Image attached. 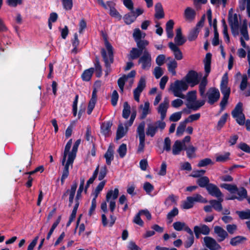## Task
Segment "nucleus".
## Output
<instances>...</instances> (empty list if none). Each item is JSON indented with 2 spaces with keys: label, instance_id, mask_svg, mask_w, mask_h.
I'll return each instance as SVG.
<instances>
[{
  "label": "nucleus",
  "instance_id": "obj_1",
  "mask_svg": "<svg viewBox=\"0 0 250 250\" xmlns=\"http://www.w3.org/2000/svg\"><path fill=\"white\" fill-rule=\"evenodd\" d=\"M221 188H224L229 191L232 195L226 198L227 200H234L237 199L239 201H242L247 199L248 203L250 204V196H248L247 189L243 187L239 188L235 184L223 183L220 185Z\"/></svg>",
  "mask_w": 250,
  "mask_h": 250
},
{
  "label": "nucleus",
  "instance_id": "obj_2",
  "mask_svg": "<svg viewBox=\"0 0 250 250\" xmlns=\"http://www.w3.org/2000/svg\"><path fill=\"white\" fill-rule=\"evenodd\" d=\"M212 54L210 53H207L206 57L204 60V69L205 74L202 78L200 83L199 82V91L200 96L204 98L206 96L205 90L206 86L208 84L207 77L211 71V63Z\"/></svg>",
  "mask_w": 250,
  "mask_h": 250
},
{
  "label": "nucleus",
  "instance_id": "obj_3",
  "mask_svg": "<svg viewBox=\"0 0 250 250\" xmlns=\"http://www.w3.org/2000/svg\"><path fill=\"white\" fill-rule=\"evenodd\" d=\"M104 45L106 51L104 48L101 49V53L104 62L105 67L108 69L110 68L111 64L114 62L113 47L106 38L104 39Z\"/></svg>",
  "mask_w": 250,
  "mask_h": 250
},
{
  "label": "nucleus",
  "instance_id": "obj_4",
  "mask_svg": "<svg viewBox=\"0 0 250 250\" xmlns=\"http://www.w3.org/2000/svg\"><path fill=\"white\" fill-rule=\"evenodd\" d=\"M166 124L164 121L158 120L153 124H149L146 130V135L151 137H153L157 132L158 128L163 130L165 129Z\"/></svg>",
  "mask_w": 250,
  "mask_h": 250
},
{
  "label": "nucleus",
  "instance_id": "obj_5",
  "mask_svg": "<svg viewBox=\"0 0 250 250\" xmlns=\"http://www.w3.org/2000/svg\"><path fill=\"white\" fill-rule=\"evenodd\" d=\"M145 123L142 122L137 127V132L139 137V145L138 152H141L144 151L145 146Z\"/></svg>",
  "mask_w": 250,
  "mask_h": 250
},
{
  "label": "nucleus",
  "instance_id": "obj_6",
  "mask_svg": "<svg viewBox=\"0 0 250 250\" xmlns=\"http://www.w3.org/2000/svg\"><path fill=\"white\" fill-rule=\"evenodd\" d=\"M199 77L198 73L195 70H189L185 76V80L187 83L189 84L191 87L199 84L200 82L202 74Z\"/></svg>",
  "mask_w": 250,
  "mask_h": 250
},
{
  "label": "nucleus",
  "instance_id": "obj_7",
  "mask_svg": "<svg viewBox=\"0 0 250 250\" xmlns=\"http://www.w3.org/2000/svg\"><path fill=\"white\" fill-rule=\"evenodd\" d=\"M119 191L117 188H115L114 190H109L106 195V201L109 202L112 198V200L109 202V209L111 212L113 213L116 207V202L114 201L119 195Z\"/></svg>",
  "mask_w": 250,
  "mask_h": 250
},
{
  "label": "nucleus",
  "instance_id": "obj_8",
  "mask_svg": "<svg viewBox=\"0 0 250 250\" xmlns=\"http://www.w3.org/2000/svg\"><path fill=\"white\" fill-rule=\"evenodd\" d=\"M138 63L142 64V68L144 70H148L151 65V58L150 54L147 51H145L143 56L138 60Z\"/></svg>",
  "mask_w": 250,
  "mask_h": 250
},
{
  "label": "nucleus",
  "instance_id": "obj_9",
  "mask_svg": "<svg viewBox=\"0 0 250 250\" xmlns=\"http://www.w3.org/2000/svg\"><path fill=\"white\" fill-rule=\"evenodd\" d=\"M206 95L208 98V102L210 105L217 102L220 97L219 90L215 87L210 88L207 92Z\"/></svg>",
  "mask_w": 250,
  "mask_h": 250
},
{
  "label": "nucleus",
  "instance_id": "obj_10",
  "mask_svg": "<svg viewBox=\"0 0 250 250\" xmlns=\"http://www.w3.org/2000/svg\"><path fill=\"white\" fill-rule=\"evenodd\" d=\"M204 241L206 247L210 250H219L221 248L220 245L217 243L216 240L211 237H205Z\"/></svg>",
  "mask_w": 250,
  "mask_h": 250
},
{
  "label": "nucleus",
  "instance_id": "obj_11",
  "mask_svg": "<svg viewBox=\"0 0 250 250\" xmlns=\"http://www.w3.org/2000/svg\"><path fill=\"white\" fill-rule=\"evenodd\" d=\"M168 107L169 102L167 99H165L164 101L159 104L157 108V111L161 115L160 121H163L165 119Z\"/></svg>",
  "mask_w": 250,
  "mask_h": 250
},
{
  "label": "nucleus",
  "instance_id": "obj_12",
  "mask_svg": "<svg viewBox=\"0 0 250 250\" xmlns=\"http://www.w3.org/2000/svg\"><path fill=\"white\" fill-rule=\"evenodd\" d=\"M206 189L208 194L212 196L219 198L223 196V194L219 188L212 183H210L208 186L207 187Z\"/></svg>",
  "mask_w": 250,
  "mask_h": 250
},
{
  "label": "nucleus",
  "instance_id": "obj_13",
  "mask_svg": "<svg viewBox=\"0 0 250 250\" xmlns=\"http://www.w3.org/2000/svg\"><path fill=\"white\" fill-rule=\"evenodd\" d=\"M214 232L219 237L218 241L219 242L223 241L229 236L228 232L220 226H215L214 228Z\"/></svg>",
  "mask_w": 250,
  "mask_h": 250
},
{
  "label": "nucleus",
  "instance_id": "obj_14",
  "mask_svg": "<svg viewBox=\"0 0 250 250\" xmlns=\"http://www.w3.org/2000/svg\"><path fill=\"white\" fill-rule=\"evenodd\" d=\"M186 41V39L183 36L181 28H177L176 30V36L174 38L175 44L178 46L182 45Z\"/></svg>",
  "mask_w": 250,
  "mask_h": 250
},
{
  "label": "nucleus",
  "instance_id": "obj_15",
  "mask_svg": "<svg viewBox=\"0 0 250 250\" xmlns=\"http://www.w3.org/2000/svg\"><path fill=\"white\" fill-rule=\"evenodd\" d=\"M177 46L172 42L168 43V47L173 52L175 58L177 60H181L183 59V54Z\"/></svg>",
  "mask_w": 250,
  "mask_h": 250
},
{
  "label": "nucleus",
  "instance_id": "obj_16",
  "mask_svg": "<svg viewBox=\"0 0 250 250\" xmlns=\"http://www.w3.org/2000/svg\"><path fill=\"white\" fill-rule=\"evenodd\" d=\"M104 158L105 159L106 164L108 166H110L111 164V162L114 160V150L112 146H110L108 148L104 156Z\"/></svg>",
  "mask_w": 250,
  "mask_h": 250
},
{
  "label": "nucleus",
  "instance_id": "obj_17",
  "mask_svg": "<svg viewBox=\"0 0 250 250\" xmlns=\"http://www.w3.org/2000/svg\"><path fill=\"white\" fill-rule=\"evenodd\" d=\"M115 3L111 1H107V6L110 9L109 14L111 17L118 18L119 19H121L122 18L121 15L117 10V9L115 7Z\"/></svg>",
  "mask_w": 250,
  "mask_h": 250
},
{
  "label": "nucleus",
  "instance_id": "obj_18",
  "mask_svg": "<svg viewBox=\"0 0 250 250\" xmlns=\"http://www.w3.org/2000/svg\"><path fill=\"white\" fill-rule=\"evenodd\" d=\"M186 231L189 234L187 237V240L184 243L185 248L188 249L191 247L194 242V237L193 232L190 228H186Z\"/></svg>",
  "mask_w": 250,
  "mask_h": 250
},
{
  "label": "nucleus",
  "instance_id": "obj_19",
  "mask_svg": "<svg viewBox=\"0 0 250 250\" xmlns=\"http://www.w3.org/2000/svg\"><path fill=\"white\" fill-rule=\"evenodd\" d=\"M78 187V183L76 180L73 182V184L71 186L70 193L69 194V204L68 206L70 207L73 202L76 191Z\"/></svg>",
  "mask_w": 250,
  "mask_h": 250
},
{
  "label": "nucleus",
  "instance_id": "obj_20",
  "mask_svg": "<svg viewBox=\"0 0 250 250\" xmlns=\"http://www.w3.org/2000/svg\"><path fill=\"white\" fill-rule=\"evenodd\" d=\"M155 14L154 17L156 19H161L164 18L165 13L163 6L160 2H157L155 5Z\"/></svg>",
  "mask_w": 250,
  "mask_h": 250
},
{
  "label": "nucleus",
  "instance_id": "obj_21",
  "mask_svg": "<svg viewBox=\"0 0 250 250\" xmlns=\"http://www.w3.org/2000/svg\"><path fill=\"white\" fill-rule=\"evenodd\" d=\"M184 149L185 147L183 143L181 141L177 140L172 146V154L174 155H179L181 151Z\"/></svg>",
  "mask_w": 250,
  "mask_h": 250
},
{
  "label": "nucleus",
  "instance_id": "obj_22",
  "mask_svg": "<svg viewBox=\"0 0 250 250\" xmlns=\"http://www.w3.org/2000/svg\"><path fill=\"white\" fill-rule=\"evenodd\" d=\"M247 238L243 236L238 235L232 238L230 240V244L234 247L237 246L240 244H243L246 241Z\"/></svg>",
  "mask_w": 250,
  "mask_h": 250
},
{
  "label": "nucleus",
  "instance_id": "obj_23",
  "mask_svg": "<svg viewBox=\"0 0 250 250\" xmlns=\"http://www.w3.org/2000/svg\"><path fill=\"white\" fill-rule=\"evenodd\" d=\"M130 11V12L125 15L123 18L125 22L128 25L133 23L136 19L135 11L134 10Z\"/></svg>",
  "mask_w": 250,
  "mask_h": 250
},
{
  "label": "nucleus",
  "instance_id": "obj_24",
  "mask_svg": "<svg viewBox=\"0 0 250 250\" xmlns=\"http://www.w3.org/2000/svg\"><path fill=\"white\" fill-rule=\"evenodd\" d=\"M112 125V123L109 121L103 123L101 125V132L105 137L109 136Z\"/></svg>",
  "mask_w": 250,
  "mask_h": 250
},
{
  "label": "nucleus",
  "instance_id": "obj_25",
  "mask_svg": "<svg viewBox=\"0 0 250 250\" xmlns=\"http://www.w3.org/2000/svg\"><path fill=\"white\" fill-rule=\"evenodd\" d=\"M205 103V101L203 100H195V102H193L190 104H187V106L188 108L191 109L193 111H196L199 109L201 106L204 105Z\"/></svg>",
  "mask_w": 250,
  "mask_h": 250
},
{
  "label": "nucleus",
  "instance_id": "obj_26",
  "mask_svg": "<svg viewBox=\"0 0 250 250\" xmlns=\"http://www.w3.org/2000/svg\"><path fill=\"white\" fill-rule=\"evenodd\" d=\"M94 71V68L91 67L85 70L82 74L81 78L83 81H89L93 75Z\"/></svg>",
  "mask_w": 250,
  "mask_h": 250
},
{
  "label": "nucleus",
  "instance_id": "obj_27",
  "mask_svg": "<svg viewBox=\"0 0 250 250\" xmlns=\"http://www.w3.org/2000/svg\"><path fill=\"white\" fill-rule=\"evenodd\" d=\"M243 111V103L241 102L238 103L234 109L231 111L232 117L235 118L238 117V115L244 114Z\"/></svg>",
  "mask_w": 250,
  "mask_h": 250
},
{
  "label": "nucleus",
  "instance_id": "obj_28",
  "mask_svg": "<svg viewBox=\"0 0 250 250\" xmlns=\"http://www.w3.org/2000/svg\"><path fill=\"white\" fill-rule=\"evenodd\" d=\"M223 199L220 197L218 200H211L209 201L210 204L212 206V208L218 211H221L222 210V206L221 202H223Z\"/></svg>",
  "mask_w": 250,
  "mask_h": 250
},
{
  "label": "nucleus",
  "instance_id": "obj_29",
  "mask_svg": "<svg viewBox=\"0 0 250 250\" xmlns=\"http://www.w3.org/2000/svg\"><path fill=\"white\" fill-rule=\"evenodd\" d=\"M185 19L188 21H192L195 19V11L190 7H187L184 12Z\"/></svg>",
  "mask_w": 250,
  "mask_h": 250
},
{
  "label": "nucleus",
  "instance_id": "obj_30",
  "mask_svg": "<svg viewBox=\"0 0 250 250\" xmlns=\"http://www.w3.org/2000/svg\"><path fill=\"white\" fill-rule=\"evenodd\" d=\"M196 183L200 187L207 188L210 184L209 179L207 176H202L197 179Z\"/></svg>",
  "mask_w": 250,
  "mask_h": 250
},
{
  "label": "nucleus",
  "instance_id": "obj_31",
  "mask_svg": "<svg viewBox=\"0 0 250 250\" xmlns=\"http://www.w3.org/2000/svg\"><path fill=\"white\" fill-rule=\"evenodd\" d=\"M75 160V158H73L71 157H70L68 156L67 160L65 164L64 165V168L62 170V174H65L69 176V167L70 165L71 166V167H72L73 163L74 162V161Z\"/></svg>",
  "mask_w": 250,
  "mask_h": 250
},
{
  "label": "nucleus",
  "instance_id": "obj_32",
  "mask_svg": "<svg viewBox=\"0 0 250 250\" xmlns=\"http://www.w3.org/2000/svg\"><path fill=\"white\" fill-rule=\"evenodd\" d=\"M142 53L137 48L133 47L130 51L129 59L131 60H135L139 58Z\"/></svg>",
  "mask_w": 250,
  "mask_h": 250
},
{
  "label": "nucleus",
  "instance_id": "obj_33",
  "mask_svg": "<svg viewBox=\"0 0 250 250\" xmlns=\"http://www.w3.org/2000/svg\"><path fill=\"white\" fill-rule=\"evenodd\" d=\"M173 227L174 229L178 231L184 230L186 231V228H190L187 226L185 223L180 221H177L173 224Z\"/></svg>",
  "mask_w": 250,
  "mask_h": 250
},
{
  "label": "nucleus",
  "instance_id": "obj_34",
  "mask_svg": "<svg viewBox=\"0 0 250 250\" xmlns=\"http://www.w3.org/2000/svg\"><path fill=\"white\" fill-rule=\"evenodd\" d=\"M199 32V29L197 27L191 30L188 36V40L190 42L195 41L197 39Z\"/></svg>",
  "mask_w": 250,
  "mask_h": 250
},
{
  "label": "nucleus",
  "instance_id": "obj_35",
  "mask_svg": "<svg viewBox=\"0 0 250 250\" xmlns=\"http://www.w3.org/2000/svg\"><path fill=\"white\" fill-rule=\"evenodd\" d=\"M173 87L183 91H185L188 88L187 82L182 80H176L174 83V86Z\"/></svg>",
  "mask_w": 250,
  "mask_h": 250
},
{
  "label": "nucleus",
  "instance_id": "obj_36",
  "mask_svg": "<svg viewBox=\"0 0 250 250\" xmlns=\"http://www.w3.org/2000/svg\"><path fill=\"white\" fill-rule=\"evenodd\" d=\"M123 107L122 116L124 118L127 119L130 114V106L127 102H125L124 103Z\"/></svg>",
  "mask_w": 250,
  "mask_h": 250
},
{
  "label": "nucleus",
  "instance_id": "obj_37",
  "mask_svg": "<svg viewBox=\"0 0 250 250\" xmlns=\"http://www.w3.org/2000/svg\"><path fill=\"white\" fill-rule=\"evenodd\" d=\"M177 62L175 60H172L167 63L168 71L171 73L173 76L175 75L176 74L175 69L177 68Z\"/></svg>",
  "mask_w": 250,
  "mask_h": 250
},
{
  "label": "nucleus",
  "instance_id": "obj_38",
  "mask_svg": "<svg viewBox=\"0 0 250 250\" xmlns=\"http://www.w3.org/2000/svg\"><path fill=\"white\" fill-rule=\"evenodd\" d=\"M81 139H78L75 142L71 151L68 154L69 156L75 159L78 147L81 143Z\"/></svg>",
  "mask_w": 250,
  "mask_h": 250
},
{
  "label": "nucleus",
  "instance_id": "obj_39",
  "mask_svg": "<svg viewBox=\"0 0 250 250\" xmlns=\"http://www.w3.org/2000/svg\"><path fill=\"white\" fill-rule=\"evenodd\" d=\"M146 85V82L145 78L141 77L138 83L137 87L134 90L138 92H142Z\"/></svg>",
  "mask_w": 250,
  "mask_h": 250
},
{
  "label": "nucleus",
  "instance_id": "obj_40",
  "mask_svg": "<svg viewBox=\"0 0 250 250\" xmlns=\"http://www.w3.org/2000/svg\"><path fill=\"white\" fill-rule=\"evenodd\" d=\"M61 220V216L60 215L58 216V218L56 220V221L53 224L51 229H50L49 232L47 233V236H46V239L49 240L50 238V237L51 235L52 234L54 229L56 228V227L58 226L59 224L60 223Z\"/></svg>",
  "mask_w": 250,
  "mask_h": 250
},
{
  "label": "nucleus",
  "instance_id": "obj_41",
  "mask_svg": "<svg viewBox=\"0 0 250 250\" xmlns=\"http://www.w3.org/2000/svg\"><path fill=\"white\" fill-rule=\"evenodd\" d=\"M179 213V210L177 208L174 207L170 210L167 215V218L169 221V223H171L173 221V218L177 216Z\"/></svg>",
  "mask_w": 250,
  "mask_h": 250
},
{
  "label": "nucleus",
  "instance_id": "obj_42",
  "mask_svg": "<svg viewBox=\"0 0 250 250\" xmlns=\"http://www.w3.org/2000/svg\"><path fill=\"white\" fill-rule=\"evenodd\" d=\"M184 150L187 151V157L189 158H192L195 157V152L196 148L193 146H189L188 147H185Z\"/></svg>",
  "mask_w": 250,
  "mask_h": 250
},
{
  "label": "nucleus",
  "instance_id": "obj_43",
  "mask_svg": "<svg viewBox=\"0 0 250 250\" xmlns=\"http://www.w3.org/2000/svg\"><path fill=\"white\" fill-rule=\"evenodd\" d=\"M228 116V114L226 113L221 117V118H220L219 120L217 123V125L216 127L218 130H220L224 125L227 121Z\"/></svg>",
  "mask_w": 250,
  "mask_h": 250
},
{
  "label": "nucleus",
  "instance_id": "obj_44",
  "mask_svg": "<svg viewBox=\"0 0 250 250\" xmlns=\"http://www.w3.org/2000/svg\"><path fill=\"white\" fill-rule=\"evenodd\" d=\"M228 21L229 25L239 26V22L236 14H234L232 16V14L229 13V16L228 17Z\"/></svg>",
  "mask_w": 250,
  "mask_h": 250
},
{
  "label": "nucleus",
  "instance_id": "obj_45",
  "mask_svg": "<svg viewBox=\"0 0 250 250\" xmlns=\"http://www.w3.org/2000/svg\"><path fill=\"white\" fill-rule=\"evenodd\" d=\"M125 134V132L122 124H120L118 126L116 132V139L119 140L122 138Z\"/></svg>",
  "mask_w": 250,
  "mask_h": 250
},
{
  "label": "nucleus",
  "instance_id": "obj_46",
  "mask_svg": "<svg viewBox=\"0 0 250 250\" xmlns=\"http://www.w3.org/2000/svg\"><path fill=\"white\" fill-rule=\"evenodd\" d=\"M236 213L242 220L250 219V209H248L246 211H237Z\"/></svg>",
  "mask_w": 250,
  "mask_h": 250
},
{
  "label": "nucleus",
  "instance_id": "obj_47",
  "mask_svg": "<svg viewBox=\"0 0 250 250\" xmlns=\"http://www.w3.org/2000/svg\"><path fill=\"white\" fill-rule=\"evenodd\" d=\"M63 8L66 11L72 9L73 5V0H61Z\"/></svg>",
  "mask_w": 250,
  "mask_h": 250
},
{
  "label": "nucleus",
  "instance_id": "obj_48",
  "mask_svg": "<svg viewBox=\"0 0 250 250\" xmlns=\"http://www.w3.org/2000/svg\"><path fill=\"white\" fill-rule=\"evenodd\" d=\"M135 42L137 43L138 49L140 50L142 53L143 52V50L145 48L146 46L148 44V42L146 40H140L135 41Z\"/></svg>",
  "mask_w": 250,
  "mask_h": 250
},
{
  "label": "nucleus",
  "instance_id": "obj_49",
  "mask_svg": "<svg viewBox=\"0 0 250 250\" xmlns=\"http://www.w3.org/2000/svg\"><path fill=\"white\" fill-rule=\"evenodd\" d=\"M177 199L178 197L175 196L173 194H171L166 199L164 203L166 205H167L168 206L171 205V204L169 203V202H171V203L177 204Z\"/></svg>",
  "mask_w": 250,
  "mask_h": 250
},
{
  "label": "nucleus",
  "instance_id": "obj_50",
  "mask_svg": "<svg viewBox=\"0 0 250 250\" xmlns=\"http://www.w3.org/2000/svg\"><path fill=\"white\" fill-rule=\"evenodd\" d=\"M126 151V145L125 144H122L121 145L117 150V152H118L120 157L122 158H124L125 156Z\"/></svg>",
  "mask_w": 250,
  "mask_h": 250
},
{
  "label": "nucleus",
  "instance_id": "obj_51",
  "mask_svg": "<svg viewBox=\"0 0 250 250\" xmlns=\"http://www.w3.org/2000/svg\"><path fill=\"white\" fill-rule=\"evenodd\" d=\"M193 204L191 196H188L187 198V201L184 202L182 208L184 209H189L193 207Z\"/></svg>",
  "mask_w": 250,
  "mask_h": 250
},
{
  "label": "nucleus",
  "instance_id": "obj_52",
  "mask_svg": "<svg viewBox=\"0 0 250 250\" xmlns=\"http://www.w3.org/2000/svg\"><path fill=\"white\" fill-rule=\"evenodd\" d=\"M197 228L199 229V231L203 235H207L210 232L209 228L205 224H201L200 226H197Z\"/></svg>",
  "mask_w": 250,
  "mask_h": 250
},
{
  "label": "nucleus",
  "instance_id": "obj_53",
  "mask_svg": "<svg viewBox=\"0 0 250 250\" xmlns=\"http://www.w3.org/2000/svg\"><path fill=\"white\" fill-rule=\"evenodd\" d=\"M108 172V170L106 166H104L101 168L100 171L99 172V174L98 176V180L99 181H102L104 178L106 176L107 173Z\"/></svg>",
  "mask_w": 250,
  "mask_h": 250
},
{
  "label": "nucleus",
  "instance_id": "obj_54",
  "mask_svg": "<svg viewBox=\"0 0 250 250\" xmlns=\"http://www.w3.org/2000/svg\"><path fill=\"white\" fill-rule=\"evenodd\" d=\"M196 100V91H191L188 93L187 100L189 103H192Z\"/></svg>",
  "mask_w": 250,
  "mask_h": 250
},
{
  "label": "nucleus",
  "instance_id": "obj_55",
  "mask_svg": "<svg viewBox=\"0 0 250 250\" xmlns=\"http://www.w3.org/2000/svg\"><path fill=\"white\" fill-rule=\"evenodd\" d=\"M149 108V102H146L144 104V107L143 109L141 117H140L141 119H144L146 118L147 115L148 114Z\"/></svg>",
  "mask_w": 250,
  "mask_h": 250
},
{
  "label": "nucleus",
  "instance_id": "obj_56",
  "mask_svg": "<svg viewBox=\"0 0 250 250\" xmlns=\"http://www.w3.org/2000/svg\"><path fill=\"white\" fill-rule=\"evenodd\" d=\"M212 164H213V162L211 159L205 158V159L200 160L197 166L198 167H206V166H207L209 165H211Z\"/></svg>",
  "mask_w": 250,
  "mask_h": 250
},
{
  "label": "nucleus",
  "instance_id": "obj_57",
  "mask_svg": "<svg viewBox=\"0 0 250 250\" xmlns=\"http://www.w3.org/2000/svg\"><path fill=\"white\" fill-rule=\"evenodd\" d=\"M182 114V112H175L171 115L169 119L171 122H177L181 118Z\"/></svg>",
  "mask_w": 250,
  "mask_h": 250
},
{
  "label": "nucleus",
  "instance_id": "obj_58",
  "mask_svg": "<svg viewBox=\"0 0 250 250\" xmlns=\"http://www.w3.org/2000/svg\"><path fill=\"white\" fill-rule=\"evenodd\" d=\"M186 127V124L183 122H181L177 128L176 134L178 136H181Z\"/></svg>",
  "mask_w": 250,
  "mask_h": 250
},
{
  "label": "nucleus",
  "instance_id": "obj_59",
  "mask_svg": "<svg viewBox=\"0 0 250 250\" xmlns=\"http://www.w3.org/2000/svg\"><path fill=\"white\" fill-rule=\"evenodd\" d=\"M119 99V94L116 90H114L112 94L111 98V103L113 106H115L117 104V102Z\"/></svg>",
  "mask_w": 250,
  "mask_h": 250
},
{
  "label": "nucleus",
  "instance_id": "obj_60",
  "mask_svg": "<svg viewBox=\"0 0 250 250\" xmlns=\"http://www.w3.org/2000/svg\"><path fill=\"white\" fill-rule=\"evenodd\" d=\"M238 148L245 152L250 154V146L245 143L241 142L238 145Z\"/></svg>",
  "mask_w": 250,
  "mask_h": 250
},
{
  "label": "nucleus",
  "instance_id": "obj_61",
  "mask_svg": "<svg viewBox=\"0 0 250 250\" xmlns=\"http://www.w3.org/2000/svg\"><path fill=\"white\" fill-rule=\"evenodd\" d=\"M163 150L169 152L171 150V140L168 137L164 140Z\"/></svg>",
  "mask_w": 250,
  "mask_h": 250
},
{
  "label": "nucleus",
  "instance_id": "obj_62",
  "mask_svg": "<svg viewBox=\"0 0 250 250\" xmlns=\"http://www.w3.org/2000/svg\"><path fill=\"white\" fill-rule=\"evenodd\" d=\"M141 215V211H139V212L134 217L133 222L134 223L139 225L140 226L143 227L144 223L143 221L141 218V217H140Z\"/></svg>",
  "mask_w": 250,
  "mask_h": 250
},
{
  "label": "nucleus",
  "instance_id": "obj_63",
  "mask_svg": "<svg viewBox=\"0 0 250 250\" xmlns=\"http://www.w3.org/2000/svg\"><path fill=\"white\" fill-rule=\"evenodd\" d=\"M248 77L246 74L242 76V79L240 85V89L244 91L247 87L248 84Z\"/></svg>",
  "mask_w": 250,
  "mask_h": 250
},
{
  "label": "nucleus",
  "instance_id": "obj_64",
  "mask_svg": "<svg viewBox=\"0 0 250 250\" xmlns=\"http://www.w3.org/2000/svg\"><path fill=\"white\" fill-rule=\"evenodd\" d=\"M230 153L228 152L225 153L224 155H220L216 158V161L219 162H224L229 159Z\"/></svg>",
  "mask_w": 250,
  "mask_h": 250
}]
</instances>
